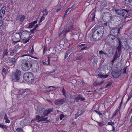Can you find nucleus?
I'll list each match as a JSON object with an SVG mask.
<instances>
[{"label":"nucleus","instance_id":"1","mask_svg":"<svg viewBox=\"0 0 132 132\" xmlns=\"http://www.w3.org/2000/svg\"><path fill=\"white\" fill-rule=\"evenodd\" d=\"M37 111L36 112V114L38 115L36 116V118L32 120V121L33 120L37 121L39 122L42 121H44L46 120L47 118H45V110L42 107L39 106H38L37 108Z\"/></svg>","mask_w":132,"mask_h":132},{"label":"nucleus","instance_id":"2","mask_svg":"<svg viewBox=\"0 0 132 132\" xmlns=\"http://www.w3.org/2000/svg\"><path fill=\"white\" fill-rule=\"evenodd\" d=\"M34 64L37 65V63L36 60L30 59L28 60H25L21 65L22 70L24 71H28L32 67Z\"/></svg>","mask_w":132,"mask_h":132},{"label":"nucleus","instance_id":"3","mask_svg":"<svg viewBox=\"0 0 132 132\" xmlns=\"http://www.w3.org/2000/svg\"><path fill=\"white\" fill-rule=\"evenodd\" d=\"M101 27L103 28L102 30L100 29V28L97 30H95L93 32L92 37L95 41L101 39V38H102V37L103 35L104 29L103 27Z\"/></svg>","mask_w":132,"mask_h":132},{"label":"nucleus","instance_id":"4","mask_svg":"<svg viewBox=\"0 0 132 132\" xmlns=\"http://www.w3.org/2000/svg\"><path fill=\"white\" fill-rule=\"evenodd\" d=\"M23 78L26 81L31 84L34 81V76L31 72H26L23 75Z\"/></svg>","mask_w":132,"mask_h":132},{"label":"nucleus","instance_id":"5","mask_svg":"<svg viewBox=\"0 0 132 132\" xmlns=\"http://www.w3.org/2000/svg\"><path fill=\"white\" fill-rule=\"evenodd\" d=\"M102 17L103 20L105 22H106L108 20L110 21L113 20V16H112V14L108 12L103 13L102 14Z\"/></svg>","mask_w":132,"mask_h":132},{"label":"nucleus","instance_id":"6","mask_svg":"<svg viewBox=\"0 0 132 132\" xmlns=\"http://www.w3.org/2000/svg\"><path fill=\"white\" fill-rule=\"evenodd\" d=\"M115 11L118 15L125 17H127V14L128 13L129 11L128 10L121 8L116 9Z\"/></svg>","mask_w":132,"mask_h":132},{"label":"nucleus","instance_id":"7","mask_svg":"<svg viewBox=\"0 0 132 132\" xmlns=\"http://www.w3.org/2000/svg\"><path fill=\"white\" fill-rule=\"evenodd\" d=\"M21 73V72L19 70H16L15 72L12 76V80L16 81H18L20 79Z\"/></svg>","mask_w":132,"mask_h":132},{"label":"nucleus","instance_id":"8","mask_svg":"<svg viewBox=\"0 0 132 132\" xmlns=\"http://www.w3.org/2000/svg\"><path fill=\"white\" fill-rule=\"evenodd\" d=\"M21 36L19 34L16 35L15 37H13L12 39L13 41V44H15L16 43L20 42V39L19 38Z\"/></svg>","mask_w":132,"mask_h":132},{"label":"nucleus","instance_id":"9","mask_svg":"<svg viewBox=\"0 0 132 132\" xmlns=\"http://www.w3.org/2000/svg\"><path fill=\"white\" fill-rule=\"evenodd\" d=\"M120 29H114L111 30V34L115 36H117L120 35Z\"/></svg>","mask_w":132,"mask_h":132},{"label":"nucleus","instance_id":"10","mask_svg":"<svg viewBox=\"0 0 132 132\" xmlns=\"http://www.w3.org/2000/svg\"><path fill=\"white\" fill-rule=\"evenodd\" d=\"M66 101L65 98L62 99L60 100H56L54 101V104L56 105H61L64 103Z\"/></svg>","mask_w":132,"mask_h":132},{"label":"nucleus","instance_id":"11","mask_svg":"<svg viewBox=\"0 0 132 132\" xmlns=\"http://www.w3.org/2000/svg\"><path fill=\"white\" fill-rule=\"evenodd\" d=\"M53 57H47L46 58H45V61L43 60L42 61V63L44 65H50V61L51 60V58Z\"/></svg>","mask_w":132,"mask_h":132},{"label":"nucleus","instance_id":"12","mask_svg":"<svg viewBox=\"0 0 132 132\" xmlns=\"http://www.w3.org/2000/svg\"><path fill=\"white\" fill-rule=\"evenodd\" d=\"M6 9V6L2 7L0 10V17L2 18L5 15V10Z\"/></svg>","mask_w":132,"mask_h":132},{"label":"nucleus","instance_id":"13","mask_svg":"<svg viewBox=\"0 0 132 132\" xmlns=\"http://www.w3.org/2000/svg\"><path fill=\"white\" fill-rule=\"evenodd\" d=\"M111 74L113 77L116 78L118 77L121 75V72L120 71H112Z\"/></svg>","mask_w":132,"mask_h":132},{"label":"nucleus","instance_id":"14","mask_svg":"<svg viewBox=\"0 0 132 132\" xmlns=\"http://www.w3.org/2000/svg\"><path fill=\"white\" fill-rule=\"evenodd\" d=\"M75 99L77 102H78L79 100L81 101H84L85 100L84 98L82 97V96L80 94L76 95Z\"/></svg>","mask_w":132,"mask_h":132},{"label":"nucleus","instance_id":"15","mask_svg":"<svg viewBox=\"0 0 132 132\" xmlns=\"http://www.w3.org/2000/svg\"><path fill=\"white\" fill-rule=\"evenodd\" d=\"M124 48L127 51H129L130 48H132V45H129V43L128 42H126L124 44Z\"/></svg>","mask_w":132,"mask_h":132},{"label":"nucleus","instance_id":"16","mask_svg":"<svg viewBox=\"0 0 132 132\" xmlns=\"http://www.w3.org/2000/svg\"><path fill=\"white\" fill-rule=\"evenodd\" d=\"M119 42V46L117 48L116 51H117V52H120L121 50V47L122 45L121 44V41L120 40L119 38L118 39Z\"/></svg>","mask_w":132,"mask_h":132},{"label":"nucleus","instance_id":"17","mask_svg":"<svg viewBox=\"0 0 132 132\" xmlns=\"http://www.w3.org/2000/svg\"><path fill=\"white\" fill-rule=\"evenodd\" d=\"M53 108H48L46 110H45V111H46L45 112V117L47 116L48 114L50 113L52 111H53Z\"/></svg>","mask_w":132,"mask_h":132},{"label":"nucleus","instance_id":"18","mask_svg":"<svg viewBox=\"0 0 132 132\" xmlns=\"http://www.w3.org/2000/svg\"><path fill=\"white\" fill-rule=\"evenodd\" d=\"M8 53V50L7 49H5L4 50V51L3 52V53L2 55V58L3 59L5 56H7Z\"/></svg>","mask_w":132,"mask_h":132},{"label":"nucleus","instance_id":"19","mask_svg":"<svg viewBox=\"0 0 132 132\" xmlns=\"http://www.w3.org/2000/svg\"><path fill=\"white\" fill-rule=\"evenodd\" d=\"M37 23V20L31 23H29V28H32L35 24Z\"/></svg>","mask_w":132,"mask_h":132},{"label":"nucleus","instance_id":"20","mask_svg":"<svg viewBox=\"0 0 132 132\" xmlns=\"http://www.w3.org/2000/svg\"><path fill=\"white\" fill-rule=\"evenodd\" d=\"M16 91V93L17 94L18 93V94L19 95H22L24 92V90L22 89H17Z\"/></svg>","mask_w":132,"mask_h":132},{"label":"nucleus","instance_id":"21","mask_svg":"<svg viewBox=\"0 0 132 132\" xmlns=\"http://www.w3.org/2000/svg\"><path fill=\"white\" fill-rule=\"evenodd\" d=\"M120 55V52H117V51H116V53L114 56V58L115 59H117L118 57H119Z\"/></svg>","mask_w":132,"mask_h":132},{"label":"nucleus","instance_id":"22","mask_svg":"<svg viewBox=\"0 0 132 132\" xmlns=\"http://www.w3.org/2000/svg\"><path fill=\"white\" fill-rule=\"evenodd\" d=\"M15 61V59L14 58L10 59L9 60V63H11V65L14 64Z\"/></svg>","mask_w":132,"mask_h":132},{"label":"nucleus","instance_id":"23","mask_svg":"<svg viewBox=\"0 0 132 132\" xmlns=\"http://www.w3.org/2000/svg\"><path fill=\"white\" fill-rule=\"evenodd\" d=\"M17 52L16 49L15 48L13 49L10 53V55L11 56H13Z\"/></svg>","mask_w":132,"mask_h":132},{"label":"nucleus","instance_id":"24","mask_svg":"<svg viewBox=\"0 0 132 132\" xmlns=\"http://www.w3.org/2000/svg\"><path fill=\"white\" fill-rule=\"evenodd\" d=\"M48 11L46 9H44L43 10V15L46 16L48 14Z\"/></svg>","mask_w":132,"mask_h":132},{"label":"nucleus","instance_id":"25","mask_svg":"<svg viewBox=\"0 0 132 132\" xmlns=\"http://www.w3.org/2000/svg\"><path fill=\"white\" fill-rule=\"evenodd\" d=\"M95 15L94 14H92L90 16V20L91 21H94L95 20Z\"/></svg>","mask_w":132,"mask_h":132},{"label":"nucleus","instance_id":"26","mask_svg":"<svg viewBox=\"0 0 132 132\" xmlns=\"http://www.w3.org/2000/svg\"><path fill=\"white\" fill-rule=\"evenodd\" d=\"M69 31H68L67 30H63L61 33H60V34H59V36H60L61 35H62V34H63L64 35L67 32H68Z\"/></svg>","mask_w":132,"mask_h":132},{"label":"nucleus","instance_id":"27","mask_svg":"<svg viewBox=\"0 0 132 132\" xmlns=\"http://www.w3.org/2000/svg\"><path fill=\"white\" fill-rule=\"evenodd\" d=\"M6 70L5 68H3L2 70V75L3 76H5L6 74Z\"/></svg>","mask_w":132,"mask_h":132},{"label":"nucleus","instance_id":"28","mask_svg":"<svg viewBox=\"0 0 132 132\" xmlns=\"http://www.w3.org/2000/svg\"><path fill=\"white\" fill-rule=\"evenodd\" d=\"M109 38H111L112 40H114L115 39V37H116V36H114V35H113L111 34L110 35H109Z\"/></svg>","mask_w":132,"mask_h":132},{"label":"nucleus","instance_id":"29","mask_svg":"<svg viewBox=\"0 0 132 132\" xmlns=\"http://www.w3.org/2000/svg\"><path fill=\"white\" fill-rule=\"evenodd\" d=\"M97 63V60L96 59H94L93 60V65H95V64H96Z\"/></svg>","mask_w":132,"mask_h":132},{"label":"nucleus","instance_id":"30","mask_svg":"<svg viewBox=\"0 0 132 132\" xmlns=\"http://www.w3.org/2000/svg\"><path fill=\"white\" fill-rule=\"evenodd\" d=\"M0 127L2 128L3 129H6L8 127L6 125L1 124Z\"/></svg>","mask_w":132,"mask_h":132},{"label":"nucleus","instance_id":"31","mask_svg":"<svg viewBox=\"0 0 132 132\" xmlns=\"http://www.w3.org/2000/svg\"><path fill=\"white\" fill-rule=\"evenodd\" d=\"M98 76H100V77L101 78H106V77H107L108 76V75H98Z\"/></svg>","mask_w":132,"mask_h":132},{"label":"nucleus","instance_id":"32","mask_svg":"<svg viewBox=\"0 0 132 132\" xmlns=\"http://www.w3.org/2000/svg\"><path fill=\"white\" fill-rule=\"evenodd\" d=\"M69 102L72 103H74L75 102V99L72 98H70L69 100Z\"/></svg>","mask_w":132,"mask_h":132},{"label":"nucleus","instance_id":"33","mask_svg":"<svg viewBox=\"0 0 132 132\" xmlns=\"http://www.w3.org/2000/svg\"><path fill=\"white\" fill-rule=\"evenodd\" d=\"M132 97V92H131L129 94L128 96V97L127 101H129Z\"/></svg>","mask_w":132,"mask_h":132},{"label":"nucleus","instance_id":"34","mask_svg":"<svg viewBox=\"0 0 132 132\" xmlns=\"http://www.w3.org/2000/svg\"><path fill=\"white\" fill-rule=\"evenodd\" d=\"M108 125H111L112 127L114 126V122H112V121H110L109 122H108Z\"/></svg>","mask_w":132,"mask_h":132},{"label":"nucleus","instance_id":"35","mask_svg":"<svg viewBox=\"0 0 132 132\" xmlns=\"http://www.w3.org/2000/svg\"><path fill=\"white\" fill-rule=\"evenodd\" d=\"M83 56L82 55L76 57V60H79L81 59L82 58Z\"/></svg>","mask_w":132,"mask_h":132},{"label":"nucleus","instance_id":"36","mask_svg":"<svg viewBox=\"0 0 132 132\" xmlns=\"http://www.w3.org/2000/svg\"><path fill=\"white\" fill-rule=\"evenodd\" d=\"M62 91V93H63V95L64 96H66L67 95V94H66V92L65 91L63 88Z\"/></svg>","mask_w":132,"mask_h":132},{"label":"nucleus","instance_id":"37","mask_svg":"<svg viewBox=\"0 0 132 132\" xmlns=\"http://www.w3.org/2000/svg\"><path fill=\"white\" fill-rule=\"evenodd\" d=\"M45 15H43V16H42V17L41 18L40 21H39L40 23H41L42 21L44 20L45 19Z\"/></svg>","mask_w":132,"mask_h":132},{"label":"nucleus","instance_id":"38","mask_svg":"<svg viewBox=\"0 0 132 132\" xmlns=\"http://www.w3.org/2000/svg\"><path fill=\"white\" fill-rule=\"evenodd\" d=\"M96 121L98 123V125L99 126H100L101 127L102 126H103L104 125L103 123L102 122H99L97 121Z\"/></svg>","mask_w":132,"mask_h":132},{"label":"nucleus","instance_id":"39","mask_svg":"<svg viewBox=\"0 0 132 132\" xmlns=\"http://www.w3.org/2000/svg\"><path fill=\"white\" fill-rule=\"evenodd\" d=\"M25 19V17L24 15L22 16L20 18V21L21 22L23 21Z\"/></svg>","mask_w":132,"mask_h":132},{"label":"nucleus","instance_id":"40","mask_svg":"<svg viewBox=\"0 0 132 132\" xmlns=\"http://www.w3.org/2000/svg\"><path fill=\"white\" fill-rule=\"evenodd\" d=\"M23 130L22 129V128H18L16 129V131L17 132H20V131H22Z\"/></svg>","mask_w":132,"mask_h":132},{"label":"nucleus","instance_id":"41","mask_svg":"<svg viewBox=\"0 0 132 132\" xmlns=\"http://www.w3.org/2000/svg\"><path fill=\"white\" fill-rule=\"evenodd\" d=\"M94 111L96 112L98 114L99 116H102V113L99 112L97 110H94Z\"/></svg>","mask_w":132,"mask_h":132},{"label":"nucleus","instance_id":"42","mask_svg":"<svg viewBox=\"0 0 132 132\" xmlns=\"http://www.w3.org/2000/svg\"><path fill=\"white\" fill-rule=\"evenodd\" d=\"M64 117V116L63 114H61L60 115V119L61 120H62V119Z\"/></svg>","mask_w":132,"mask_h":132},{"label":"nucleus","instance_id":"43","mask_svg":"<svg viewBox=\"0 0 132 132\" xmlns=\"http://www.w3.org/2000/svg\"><path fill=\"white\" fill-rule=\"evenodd\" d=\"M118 111L117 110H116L115 112L114 113H113V115L112 118L114 116H116V115H117V114L118 112Z\"/></svg>","mask_w":132,"mask_h":132},{"label":"nucleus","instance_id":"44","mask_svg":"<svg viewBox=\"0 0 132 132\" xmlns=\"http://www.w3.org/2000/svg\"><path fill=\"white\" fill-rule=\"evenodd\" d=\"M55 71V70H53L52 71H50V72H46V73L48 75H49L51 73H53Z\"/></svg>","mask_w":132,"mask_h":132},{"label":"nucleus","instance_id":"45","mask_svg":"<svg viewBox=\"0 0 132 132\" xmlns=\"http://www.w3.org/2000/svg\"><path fill=\"white\" fill-rule=\"evenodd\" d=\"M3 23V21L2 19L0 20V27L2 26Z\"/></svg>","mask_w":132,"mask_h":132},{"label":"nucleus","instance_id":"46","mask_svg":"<svg viewBox=\"0 0 132 132\" xmlns=\"http://www.w3.org/2000/svg\"><path fill=\"white\" fill-rule=\"evenodd\" d=\"M73 29V26H70L69 27V30H68V31H70L71 30Z\"/></svg>","mask_w":132,"mask_h":132},{"label":"nucleus","instance_id":"47","mask_svg":"<svg viewBox=\"0 0 132 132\" xmlns=\"http://www.w3.org/2000/svg\"><path fill=\"white\" fill-rule=\"evenodd\" d=\"M122 40L123 42H126H126H127V40L125 38H122Z\"/></svg>","mask_w":132,"mask_h":132},{"label":"nucleus","instance_id":"48","mask_svg":"<svg viewBox=\"0 0 132 132\" xmlns=\"http://www.w3.org/2000/svg\"><path fill=\"white\" fill-rule=\"evenodd\" d=\"M5 120V122L6 123H9L10 122V121L8 119V118L4 119Z\"/></svg>","mask_w":132,"mask_h":132},{"label":"nucleus","instance_id":"49","mask_svg":"<svg viewBox=\"0 0 132 132\" xmlns=\"http://www.w3.org/2000/svg\"><path fill=\"white\" fill-rule=\"evenodd\" d=\"M130 2V0H125V3L126 4H128Z\"/></svg>","mask_w":132,"mask_h":132},{"label":"nucleus","instance_id":"50","mask_svg":"<svg viewBox=\"0 0 132 132\" xmlns=\"http://www.w3.org/2000/svg\"><path fill=\"white\" fill-rule=\"evenodd\" d=\"M61 7V6H60L58 8H57V9H56V12H58L60 10Z\"/></svg>","mask_w":132,"mask_h":132},{"label":"nucleus","instance_id":"51","mask_svg":"<svg viewBox=\"0 0 132 132\" xmlns=\"http://www.w3.org/2000/svg\"><path fill=\"white\" fill-rule=\"evenodd\" d=\"M127 69L126 67H125L123 69V73H126V70Z\"/></svg>","mask_w":132,"mask_h":132},{"label":"nucleus","instance_id":"52","mask_svg":"<svg viewBox=\"0 0 132 132\" xmlns=\"http://www.w3.org/2000/svg\"><path fill=\"white\" fill-rule=\"evenodd\" d=\"M72 22V21L71 20L68 21L67 23V24H69L70 23H71Z\"/></svg>","mask_w":132,"mask_h":132},{"label":"nucleus","instance_id":"53","mask_svg":"<svg viewBox=\"0 0 132 132\" xmlns=\"http://www.w3.org/2000/svg\"><path fill=\"white\" fill-rule=\"evenodd\" d=\"M69 55V54H67V53H66L65 55L64 59H66L67 57Z\"/></svg>","mask_w":132,"mask_h":132},{"label":"nucleus","instance_id":"54","mask_svg":"<svg viewBox=\"0 0 132 132\" xmlns=\"http://www.w3.org/2000/svg\"><path fill=\"white\" fill-rule=\"evenodd\" d=\"M99 53L100 54H103L104 52L102 51H99Z\"/></svg>","mask_w":132,"mask_h":132},{"label":"nucleus","instance_id":"55","mask_svg":"<svg viewBox=\"0 0 132 132\" xmlns=\"http://www.w3.org/2000/svg\"><path fill=\"white\" fill-rule=\"evenodd\" d=\"M98 82V85H101L104 82V81H102L100 82Z\"/></svg>","mask_w":132,"mask_h":132},{"label":"nucleus","instance_id":"56","mask_svg":"<svg viewBox=\"0 0 132 132\" xmlns=\"http://www.w3.org/2000/svg\"><path fill=\"white\" fill-rule=\"evenodd\" d=\"M68 11H69L68 9H67V10H66L65 12V13H64V16H65L67 14V13L68 12Z\"/></svg>","mask_w":132,"mask_h":132},{"label":"nucleus","instance_id":"57","mask_svg":"<svg viewBox=\"0 0 132 132\" xmlns=\"http://www.w3.org/2000/svg\"><path fill=\"white\" fill-rule=\"evenodd\" d=\"M47 50V48L45 47H44V50H43V53H44L45 52V51H46Z\"/></svg>","mask_w":132,"mask_h":132},{"label":"nucleus","instance_id":"58","mask_svg":"<svg viewBox=\"0 0 132 132\" xmlns=\"http://www.w3.org/2000/svg\"><path fill=\"white\" fill-rule=\"evenodd\" d=\"M29 39H28L27 40H25L23 42V43L24 44H26V43H27L28 42H29Z\"/></svg>","mask_w":132,"mask_h":132},{"label":"nucleus","instance_id":"59","mask_svg":"<svg viewBox=\"0 0 132 132\" xmlns=\"http://www.w3.org/2000/svg\"><path fill=\"white\" fill-rule=\"evenodd\" d=\"M93 85L94 86H97V85H98V82L97 83H96V82H94V83Z\"/></svg>","mask_w":132,"mask_h":132},{"label":"nucleus","instance_id":"60","mask_svg":"<svg viewBox=\"0 0 132 132\" xmlns=\"http://www.w3.org/2000/svg\"><path fill=\"white\" fill-rule=\"evenodd\" d=\"M8 118L7 117V114H5L4 118V119H6Z\"/></svg>","mask_w":132,"mask_h":132},{"label":"nucleus","instance_id":"61","mask_svg":"<svg viewBox=\"0 0 132 132\" xmlns=\"http://www.w3.org/2000/svg\"><path fill=\"white\" fill-rule=\"evenodd\" d=\"M111 84V83H108L106 85V87H108L109 86H110V85Z\"/></svg>","mask_w":132,"mask_h":132},{"label":"nucleus","instance_id":"62","mask_svg":"<svg viewBox=\"0 0 132 132\" xmlns=\"http://www.w3.org/2000/svg\"><path fill=\"white\" fill-rule=\"evenodd\" d=\"M87 46L83 48H82L81 49V50H83L87 48Z\"/></svg>","mask_w":132,"mask_h":132},{"label":"nucleus","instance_id":"63","mask_svg":"<svg viewBox=\"0 0 132 132\" xmlns=\"http://www.w3.org/2000/svg\"><path fill=\"white\" fill-rule=\"evenodd\" d=\"M116 60V59H115V58H114L113 59V60L112 61V64H113L114 63V61Z\"/></svg>","mask_w":132,"mask_h":132},{"label":"nucleus","instance_id":"64","mask_svg":"<svg viewBox=\"0 0 132 132\" xmlns=\"http://www.w3.org/2000/svg\"><path fill=\"white\" fill-rule=\"evenodd\" d=\"M104 26H107V23L105 22L103 24Z\"/></svg>","mask_w":132,"mask_h":132}]
</instances>
